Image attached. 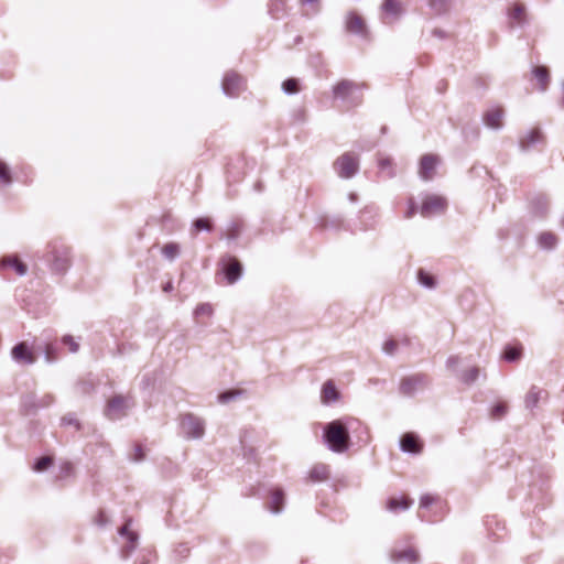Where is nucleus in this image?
Listing matches in <instances>:
<instances>
[{"label":"nucleus","mask_w":564,"mask_h":564,"mask_svg":"<svg viewBox=\"0 0 564 564\" xmlns=\"http://www.w3.org/2000/svg\"><path fill=\"white\" fill-rule=\"evenodd\" d=\"M358 423L352 417H343L327 423L323 430V438L327 447L334 453H344L349 448V427Z\"/></svg>","instance_id":"f257e3e1"},{"label":"nucleus","mask_w":564,"mask_h":564,"mask_svg":"<svg viewBox=\"0 0 564 564\" xmlns=\"http://www.w3.org/2000/svg\"><path fill=\"white\" fill-rule=\"evenodd\" d=\"M181 434L187 440H198L205 434V422L193 414H185L181 419Z\"/></svg>","instance_id":"f03ea898"},{"label":"nucleus","mask_w":564,"mask_h":564,"mask_svg":"<svg viewBox=\"0 0 564 564\" xmlns=\"http://www.w3.org/2000/svg\"><path fill=\"white\" fill-rule=\"evenodd\" d=\"M334 166L340 177L350 178L358 172L359 161L357 155L345 153L336 160Z\"/></svg>","instance_id":"7ed1b4c3"},{"label":"nucleus","mask_w":564,"mask_h":564,"mask_svg":"<svg viewBox=\"0 0 564 564\" xmlns=\"http://www.w3.org/2000/svg\"><path fill=\"white\" fill-rule=\"evenodd\" d=\"M445 198L436 195H427L421 206L420 213L423 217H430L443 213L446 208Z\"/></svg>","instance_id":"20e7f679"},{"label":"nucleus","mask_w":564,"mask_h":564,"mask_svg":"<svg viewBox=\"0 0 564 564\" xmlns=\"http://www.w3.org/2000/svg\"><path fill=\"white\" fill-rule=\"evenodd\" d=\"M130 406L129 399L120 395L115 397L108 402L106 415L111 420H118L126 415Z\"/></svg>","instance_id":"39448f33"},{"label":"nucleus","mask_w":564,"mask_h":564,"mask_svg":"<svg viewBox=\"0 0 564 564\" xmlns=\"http://www.w3.org/2000/svg\"><path fill=\"white\" fill-rule=\"evenodd\" d=\"M223 91L229 97L237 96L243 89V80L236 73H227L223 79Z\"/></svg>","instance_id":"423d86ee"},{"label":"nucleus","mask_w":564,"mask_h":564,"mask_svg":"<svg viewBox=\"0 0 564 564\" xmlns=\"http://www.w3.org/2000/svg\"><path fill=\"white\" fill-rule=\"evenodd\" d=\"M223 271L229 284L237 282L242 275V265L240 262L232 257H228L223 260Z\"/></svg>","instance_id":"0eeeda50"},{"label":"nucleus","mask_w":564,"mask_h":564,"mask_svg":"<svg viewBox=\"0 0 564 564\" xmlns=\"http://www.w3.org/2000/svg\"><path fill=\"white\" fill-rule=\"evenodd\" d=\"M359 89V85L348 80L344 79L339 82L336 86L333 88V94L335 98H339L345 101L352 100L354 95Z\"/></svg>","instance_id":"6e6552de"},{"label":"nucleus","mask_w":564,"mask_h":564,"mask_svg":"<svg viewBox=\"0 0 564 564\" xmlns=\"http://www.w3.org/2000/svg\"><path fill=\"white\" fill-rule=\"evenodd\" d=\"M505 110L501 107H491L482 116L484 123L494 130L503 127Z\"/></svg>","instance_id":"1a4fd4ad"},{"label":"nucleus","mask_w":564,"mask_h":564,"mask_svg":"<svg viewBox=\"0 0 564 564\" xmlns=\"http://www.w3.org/2000/svg\"><path fill=\"white\" fill-rule=\"evenodd\" d=\"M438 164V158L433 154L423 155L420 162L419 174L424 181H430L434 177L435 169Z\"/></svg>","instance_id":"9d476101"},{"label":"nucleus","mask_w":564,"mask_h":564,"mask_svg":"<svg viewBox=\"0 0 564 564\" xmlns=\"http://www.w3.org/2000/svg\"><path fill=\"white\" fill-rule=\"evenodd\" d=\"M11 357L18 364L32 365L35 362V356L25 343L17 344L11 350Z\"/></svg>","instance_id":"9b49d317"},{"label":"nucleus","mask_w":564,"mask_h":564,"mask_svg":"<svg viewBox=\"0 0 564 564\" xmlns=\"http://www.w3.org/2000/svg\"><path fill=\"white\" fill-rule=\"evenodd\" d=\"M543 141V133L539 128L530 129L519 138V147L522 151H528L535 144Z\"/></svg>","instance_id":"f8f14e48"},{"label":"nucleus","mask_w":564,"mask_h":564,"mask_svg":"<svg viewBox=\"0 0 564 564\" xmlns=\"http://www.w3.org/2000/svg\"><path fill=\"white\" fill-rule=\"evenodd\" d=\"M383 22H394L403 12L401 2L399 0H384L382 4Z\"/></svg>","instance_id":"ddd939ff"},{"label":"nucleus","mask_w":564,"mask_h":564,"mask_svg":"<svg viewBox=\"0 0 564 564\" xmlns=\"http://www.w3.org/2000/svg\"><path fill=\"white\" fill-rule=\"evenodd\" d=\"M345 24L348 32L362 36L367 34V26L364 19L355 12L347 13Z\"/></svg>","instance_id":"4468645a"},{"label":"nucleus","mask_w":564,"mask_h":564,"mask_svg":"<svg viewBox=\"0 0 564 564\" xmlns=\"http://www.w3.org/2000/svg\"><path fill=\"white\" fill-rule=\"evenodd\" d=\"M426 384V380L423 376H412L402 380L400 390L405 395L413 394L416 390L423 388Z\"/></svg>","instance_id":"2eb2a0df"},{"label":"nucleus","mask_w":564,"mask_h":564,"mask_svg":"<svg viewBox=\"0 0 564 564\" xmlns=\"http://www.w3.org/2000/svg\"><path fill=\"white\" fill-rule=\"evenodd\" d=\"M391 557L395 562L413 564L417 562L419 554L414 549L408 547L404 550H394Z\"/></svg>","instance_id":"dca6fc26"},{"label":"nucleus","mask_w":564,"mask_h":564,"mask_svg":"<svg viewBox=\"0 0 564 564\" xmlns=\"http://www.w3.org/2000/svg\"><path fill=\"white\" fill-rule=\"evenodd\" d=\"M68 250L63 249L61 251L56 250L53 252L52 265L53 269L57 272H63L67 269L69 264Z\"/></svg>","instance_id":"f3484780"},{"label":"nucleus","mask_w":564,"mask_h":564,"mask_svg":"<svg viewBox=\"0 0 564 564\" xmlns=\"http://www.w3.org/2000/svg\"><path fill=\"white\" fill-rule=\"evenodd\" d=\"M130 521H128L119 530V534L127 539V546L123 549L124 555L128 556L137 546L138 535L137 533L129 530Z\"/></svg>","instance_id":"a211bd4d"},{"label":"nucleus","mask_w":564,"mask_h":564,"mask_svg":"<svg viewBox=\"0 0 564 564\" xmlns=\"http://www.w3.org/2000/svg\"><path fill=\"white\" fill-rule=\"evenodd\" d=\"M401 449L406 453H420L421 445L419 444L417 437L412 433H406L402 436L401 442Z\"/></svg>","instance_id":"6ab92c4d"},{"label":"nucleus","mask_w":564,"mask_h":564,"mask_svg":"<svg viewBox=\"0 0 564 564\" xmlns=\"http://www.w3.org/2000/svg\"><path fill=\"white\" fill-rule=\"evenodd\" d=\"M321 398L322 402L325 404L336 402L339 399V392L332 380H328L323 384Z\"/></svg>","instance_id":"aec40b11"},{"label":"nucleus","mask_w":564,"mask_h":564,"mask_svg":"<svg viewBox=\"0 0 564 564\" xmlns=\"http://www.w3.org/2000/svg\"><path fill=\"white\" fill-rule=\"evenodd\" d=\"M532 75L536 78L539 83L540 91H546L550 83V74L545 66H535L532 69Z\"/></svg>","instance_id":"412c9836"},{"label":"nucleus","mask_w":564,"mask_h":564,"mask_svg":"<svg viewBox=\"0 0 564 564\" xmlns=\"http://www.w3.org/2000/svg\"><path fill=\"white\" fill-rule=\"evenodd\" d=\"M2 268L13 269L18 275L22 276L26 273V265L21 262L17 257H6L1 260Z\"/></svg>","instance_id":"4be33fe9"},{"label":"nucleus","mask_w":564,"mask_h":564,"mask_svg":"<svg viewBox=\"0 0 564 564\" xmlns=\"http://www.w3.org/2000/svg\"><path fill=\"white\" fill-rule=\"evenodd\" d=\"M284 506V492L281 489H274L271 494L269 509L272 513H279Z\"/></svg>","instance_id":"5701e85b"},{"label":"nucleus","mask_w":564,"mask_h":564,"mask_svg":"<svg viewBox=\"0 0 564 564\" xmlns=\"http://www.w3.org/2000/svg\"><path fill=\"white\" fill-rule=\"evenodd\" d=\"M329 476V467L325 464H316L314 465L308 474V477L312 481H324Z\"/></svg>","instance_id":"b1692460"},{"label":"nucleus","mask_w":564,"mask_h":564,"mask_svg":"<svg viewBox=\"0 0 564 564\" xmlns=\"http://www.w3.org/2000/svg\"><path fill=\"white\" fill-rule=\"evenodd\" d=\"M542 393H543V391L541 389H539L536 387H532L528 391L525 399H524L527 409L535 408L541 399Z\"/></svg>","instance_id":"393cba45"},{"label":"nucleus","mask_w":564,"mask_h":564,"mask_svg":"<svg viewBox=\"0 0 564 564\" xmlns=\"http://www.w3.org/2000/svg\"><path fill=\"white\" fill-rule=\"evenodd\" d=\"M412 505V500L406 498H390L388 500V509L392 512H397L399 510H406Z\"/></svg>","instance_id":"a878e982"},{"label":"nucleus","mask_w":564,"mask_h":564,"mask_svg":"<svg viewBox=\"0 0 564 564\" xmlns=\"http://www.w3.org/2000/svg\"><path fill=\"white\" fill-rule=\"evenodd\" d=\"M539 246L543 249L550 250L556 246L557 239L551 232H543L539 236Z\"/></svg>","instance_id":"bb28decb"},{"label":"nucleus","mask_w":564,"mask_h":564,"mask_svg":"<svg viewBox=\"0 0 564 564\" xmlns=\"http://www.w3.org/2000/svg\"><path fill=\"white\" fill-rule=\"evenodd\" d=\"M180 251H181V248H180V245L175 243V242H170V243H166L163 248H162V253L163 256L170 260V261H173L174 259H176L180 254Z\"/></svg>","instance_id":"cd10ccee"},{"label":"nucleus","mask_w":564,"mask_h":564,"mask_svg":"<svg viewBox=\"0 0 564 564\" xmlns=\"http://www.w3.org/2000/svg\"><path fill=\"white\" fill-rule=\"evenodd\" d=\"M42 349H43L45 361L47 364H52L57 360V351L58 350H57L56 345H54L53 343H46Z\"/></svg>","instance_id":"c85d7f7f"},{"label":"nucleus","mask_w":564,"mask_h":564,"mask_svg":"<svg viewBox=\"0 0 564 564\" xmlns=\"http://www.w3.org/2000/svg\"><path fill=\"white\" fill-rule=\"evenodd\" d=\"M378 166L381 173H384L388 177H392L394 172L392 170V161L389 158H380Z\"/></svg>","instance_id":"c756f323"},{"label":"nucleus","mask_w":564,"mask_h":564,"mask_svg":"<svg viewBox=\"0 0 564 564\" xmlns=\"http://www.w3.org/2000/svg\"><path fill=\"white\" fill-rule=\"evenodd\" d=\"M213 313H214V310L209 303H202L196 306V308L194 311V316L196 318H198L200 316L210 317L213 315Z\"/></svg>","instance_id":"7c9ffc66"},{"label":"nucleus","mask_w":564,"mask_h":564,"mask_svg":"<svg viewBox=\"0 0 564 564\" xmlns=\"http://www.w3.org/2000/svg\"><path fill=\"white\" fill-rule=\"evenodd\" d=\"M417 279H419V282L427 289H433L435 286L434 278L423 270L419 271Z\"/></svg>","instance_id":"2f4dec72"},{"label":"nucleus","mask_w":564,"mask_h":564,"mask_svg":"<svg viewBox=\"0 0 564 564\" xmlns=\"http://www.w3.org/2000/svg\"><path fill=\"white\" fill-rule=\"evenodd\" d=\"M282 89L285 94H296L299 89V80L295 78H289L282 84Z\"/></svg>","instance_id":"473e14b6"},{"label":"nucleus","mask_w":564,"mask_h":564,"mask_svg":"<svg viewBox=\"0 0 564 564\" xmlns=\"http://www.w3.org/2000/svg\"><path fill=\"white\" fill-rule=\"evenodd\" d=\"M478 376L479 369L477 367H473L462 375L460 380L465 383H473L477 380Z\"/></svg>","instance_id":"72a5a7b5"},{"label":"nucleus","mask_w":564,"mask_h":564,"mask_svg":"<svg viewBox=\"0 0 564 564\" xmlns=\"http://www.w3.org/2000/svg\"><path fill=\"white\" fill-rule=\"evenodd\" d=\"M22 408L28 412L31 410H37L39 409V402L35 398V395L30 394L22 399Z\"/></svg>","instance_id":"f704fd0d"},{"label":"nucleus","mask_w":564,"mask_h":564,"mask_svg":"<svg viewBox=\"0 0 564 564\" xmlns=\"http://www.w3.org/2000/svg\"><path fill=\"white\" fill-rule=\"evenodd\" d=\"M520 356H521V349L517 348V347L508 346L503 352V358L507 361H516L520 358Z\"/></svg>","instance_id":"c9c22d12"},{"label":"nucleus","mask_w":564,"mask_h":564,"mask_svg":"<svg viewBox=\"0 0 564 564\" xmlns=\"http://www.w3.org/2000/svg\"><path fill=\"white\" fill-rule=\"evenodd\" d=\"M508 411L506 403L500 402L491 408L490 416L492 419H501Z\"/></svg>","instance_id":"e433bc0d"},{"label":"nucleus","mask_w":564,"mask_h":564,"mask_svg":"<svg viewBox=\"0 0 564 564\" xmlns=\"http://www.w3.org/2000/svg\"><path fill=\"white\" fill-rule=\"evenodd\" d=\"M53 463L52 457L50 456H43L39 458L34 465L35 471H44L46 470Z\"/></svg>","instance_id":"4c0bfd02"},{"label":"nucleus","mask_w":564,"mask_h":564,"mask_svg":"<svg viewBox=\"0 0 564 564\" xmlns=\"http://www.w3.org/2000/svg\"><path fill=\"white\" fill-rule=\"evenodd\" d=\"M62 343L68 347L69 351L75 354L79 349V344L75 340V338L70 335H65L62 338Z\"/></svg>","instance_id":"58836bf2"},{"label":"nucleus","mask_w":564,"mask_h":564,"mask_svg":"<svg viewBox=\"0 0 564 564\" xmlns=\"http://www.w3.org/2000/svg\"><path fill=\"white\" fill-rule=\"evenodd\" d=\"M449 0H431L430 6L436 13H442L446 10Z\"/></svg>","instance_id":"ea45409f"},{"label":"nucleus","mask_w":564,"mask_h":564,"mask_svg":"<svg viewBox=\"0 0 564 564\" xmlns=\"http://www.w3.org/2000/svg\"><path fill=\"white\" fill-rule=\"evenodd\" d=\"M397 349H398V343L393 339H388L382 345V351L389 356L394 355Z\"/></svg>","instance_id":"a19ab883"},{"label":"nucleus","mask_w":564,"mask_h":564,"mask_svg":"<svg viewBox=\"0 0 564 564\" xmlns=\"http://www.w3.org/2000/svg\"><path fill=\"white\" fill-rule=\"evenodd\" d=\"M240 234V225L237 223H232L228 226L226 237L229 240H235L239 237Z\"/></svg>","instance_id":"79ce46f5"},{"label":"nucleus","mask_w":564,"mask_h":564,"mask_svg":"<svg viewBox=\"0 0 564 564\" xmlns=\"http://www.w3.org/2000/svg\"><path fill=\"white\" fill-rule=\"evenodd\" d=\"M284 10V0H272L270 12L274 18H279V12Z\"/></svg>","instance_id":"37998d69"},{"label":"nucleus","mask_w":564,"mask_h":564,"mask_svg":"<svg viewBox=\"0 0 564 564\" xmlns=\"http://www.w3.org/2000/svg\"><path fill=\"white\" fill-rule=\"evenodd\" d=\"M0 180L6 184H10L12 181L10 171L3 162H0Z\"/></svg>","instance_id":"c03bdc74"},{"label":"nucleus","mask_w":564,"mask_h":564,"mask_svg":"<svg viewBox=\"0 0 564 564\" xmlns=\"http://www.w3.org/2000/svg\"><path fill=\"white\" fill-rule=\"evenodd\" d=\"M524 15V7L521 6V4H517L512 12H511V18L517 21L518 23H521L522 22V18Z\"/></svg>","instance_id":"a18cd8bd"},{"label":"nucleus","mask_w":564,"mask_h":564,"mask_svg":"<svg viewBox=\"0 0 564 564\" xmlns=\"http://www.w3.org/2000/svg\"><path fill=\"white\" fill-rule=\"evenodd\" d=\"M194 227L196 230H210L212 226L207 218H198L194 221Z\"/></svg>","instance_id":"49530a36"},{"label":"nucleus","mask_w":564,"mask_h":564,"mask_svg":"<svg viewBox=\"0 0 564 564\" xmlns=\"http://www.w3.org/2000/svg\"><path fill=\"white\" fill-rule=\"evenodd\" d=\"M438 501L437 497H434L432 495H423L420 499V507L421 508H429L434 502Z\"/></svg>","instance_id":"de8ad7c7"},{"label":"nucleus","mask_w":564,"mask_h":564,"mask_svg":"<svg viewBox=\"0 0 564 564\" xmlns=\"http://www.w3.org/2000/svg\"><path fill=\"white\" fill-rule=\"evenodd\" d=\"M239 394H240V392H238V391L224 392V393L218 395V401L220 403H227L230 400L235 399Z\"/></svg>","instance_id":"09e8293b"},{"label":"nucleus","mask_w":564,"mask_h":564,"mask_svg":"<svg viewBox=\"0 0 564 564\" xmlns=\"http://www.w3.org/2000/svg\"><path fill=\"white\" fill-rule=\"evenodd\" d=\"M460 364V358L458 356H449L446 360V368L448 370H455Z\"/></svg>","instance_id":"8fccbe9b"},{"label":"nucleus","mask_w":564,"mask_h":564,"mask_svg":"<svg viewBox=\"0 0 564 564\" xmlns=\"http://www.w3.org/2000/svg\"><path fill=\"white\" fill-rule=\"evenodd\" d=\"M62 423L64 425H74L76 429H79V423L73 414H67L63 416Z\"/></svg>","instance_id":"3c124183"},{"label":"nucleus","mask_w":564,"mask_h":564,"mask_svg":"<svg viewBox=\"0 0 564 564\" xmlns=\"http://www.w3.org/2000/svg\"><path fill=\"white\" fill-rule=\"evenodd\" d=\"M37 402H39V409L46 408V406H50L54 402V397L52 394H45L40 400H37Z\"/></svg>","instance_id":"603ef678"},{"label":"nucleus","mask_w":564,"mask_h":564,"mask_svg":"<svg viewBox=\"0 0 564 564\" xmlns=\"http://www.w3.org/2000/svg\"><path fill=\"white\" fill-rule=\"evenodd\" d=\"M416 213V206L413 200L409 202V208L405 213V218H412Z\"/></svg>","instance_id":"864d4df0"},{"label":"nucleus","mask_w":564,"mask_h":564,"mask_svg":"<svg viewBox=\"0 0 564 564\" xmlns=\"http://www.w3.org/2000/svg\"><path fill=\"white\" fill-rule=\"evenodd\" d=\"M144 458V454L142 452V448L141 446H137L135 449H134V456H133V459L135 462H140Z\"/></svg>","instance_id":"5fc2aeb1"},{"label":"nucleus","mask_w":564,"mask_h":564,"mask_svg":"<svg viewBox=\"0 0 564 564\" xmlns=\"http://www.w3.org/2000/svg\"><path fill=\"white\" fill-rule=\"evenodd\" d=\"M303 4H315L313 12L318 11V0H301Z\"/></svg>","instance_id":"6e6d98bb"},{"label":"nucleus","mask_w":564,"mask_h":564,"mask_svg":"<svg viewBox=\"0 0 564 564\" xmlns=\"http://www.w3.org/2000/svg\"><path fill=\"white\" fill-rule=\"evenodd\" d=\"M188 547L186 545H181L180 549L177 550V552H180L183 556H186V554L188 553Z\"/></svg>","instance_id":"4d7b16f0"},{"label":"nucleus","mask_w":564,"mask_h":564,"mask_svg":"<svg viewBox=\"0 0 564 564\" xmlns=\"http://www.w3.org/2000/svg\"><path fill=\"white\" fill-rule=\"evenodd\" d=\"M172 289H173V285H172V283H171V282H169V283H166V285L164 286V289H163V290H164L165 292H170V291H172Z\"/></svg>","instance_id":"13d9d810"},{"label":"nucleus","mask_w":564,"mask_h":564,"mask_svg":"<svg viewBox=\"0 0 564 564\" xmlns=\"http://www.w3.org/2000/svg\"><path fill=\"white\" fill-rule=\"evenodd\" d=\"M349 199H350V202H352V203H354V202H356V199H357V195H356L355 193L349 194Z\"/></svg>","instance_id":"bf43d9fd"},{"label":"nucleus","mask_w":564,"mask_h":564,"mask_svg":"<svg viewBox=\"0 0 564 564\" xmlns=\"http://www.w3.org/2000/svg\"><path fill=\"white\" fill-rule=\"evenodd\" d=\"M64 468H65L66 471H68L72 468V466H70V464L67 463V464L64 465Z\"/></svg>","instance_id":"052dcab7"},{"label":"nucleus","mask_w":564,"mask_h":564,"mask_svg":"<svg viewBox=\"0 0 564 564\" xmlns=\"http://www.w3.org/2000/svg\"><path fill=\"white\" fill-rule=\"evenodd\" d=\"M561 106H562V108H564V96H563V99L561 101Z\"/></svg>","instance_id":"680f3d73"}]
</instances>
